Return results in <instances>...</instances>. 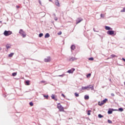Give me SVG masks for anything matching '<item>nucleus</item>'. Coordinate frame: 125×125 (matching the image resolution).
I'll return each mask as SVG.
<instances>
[{"mask_svg": "<svg viewBox=\"0 0 125 125\" xmlns=\"http://www.w3.org/2000/svg\"><path fill=\"white\" fill-rule=\"evenodd\" d=\"M57 108L58 109H59L60 112H64V107L62 106V105L60 103L58 104Z\"/></svg>", "mask_w": 125, "mask_h": 125, "instance_id": "1", "label": "nucleus"}, {"mask_svg": "<svg viewBox=\"0 0 125 125\" xmlns=\"http://www.w3.org/2000/svg\"><path fill=\"white\" fill-rule=\"evenodd\" d=\"M4 35L5 36V37H8V36H10L12 34V32L10 31H6L5 30L4 32Z\"/></svg>", "mask_w": 125, "mask_h": 125, "instance_id": "2", "label": "nucleus"}, {"mask_svg": "<svg viewBox=\"0 0 125 125\" xmlns=\"http://www.w3.org/2000/svg\"><path fill=\"white\" fill-rule=\"evenodd\" d=\"M19 33L20 34V35H21L22 37L23 38L26 37V33L22 29H21L20 30Z\"/></svg>", "mask_w": 125, "mask_h": 125, "instance_id": "3", "label": "nucleus"}, {"mask_svg": "<svg viewBox=\"0 0 125 125\" xmlns=\"http://www.w3.org/2000/svg\"><path fill=\"white\" fill-rule=\"evenodd\" d=\"M107 101H108V99H105L103 101H102L101 102H99V106H102V105H104V104H105V103H106L107 102Z\"/></svg>", "mask_w": 125, "mask_h": 125, "instance_id": "4", "label": "nucleus"}, {"mask_svg": "<svg viewBox=\"0 0 125 125\" xmlns=\"http://www.w3.org/2000/svg\"><path fill=\"white\" fill-rule=\"evenodd\" d=\"M107 35H110V36H113V35H114L115 34V31H108L107 32Z\"/></svg>", "mask_w": 125, "mask_h": 125, "instance_id": "5", "label": "nucleus"}, {"mask_svg": "<svg viewBox=\"0 0 125 125\" xmlns=\"http://www.w3.org/2000/svg\"><path fill=\"white\" fill-rule=\"evenodd\" d=\"M50 61H51V59L50 58V57H48L44 59L45 62H50Z\"/></svg>", "mask_w": 125, "mask_h": 125, "instance_id": "6", "label": "nucleus"}, {"mask_svg": "<svg viewBox=\"0 0 125 125\" xmlns=\"http://www.w3.org/2000/svg\"><path fill=\"white\" fill-rule=\"evenodd\" d=\"M75 70V68H71V69L67 71V73H68L69 74H73Z\"/></svg>", "mask_w": 125, "mask_h": 125, "instance_id": "7", "label": "nucleus"}, {"mask_svg": "<svg viewBox=\"0 0 125 125\" xmlns=\"http://www.w3.org/2000/svg\"><path fill=\"white\" fill-rule=\"evenodd\" d=\"M55 3L56 5H57V6H58L59 7H60V3L59 2V0H55Z\"/></svg>", "mask_w": 125, "mask_h": 125, "instance_id": "8", "label": "nucleus"}, {"mask_svg": "<svg viewBox=\"0 0 125 125\" xmlns=\"http://www.w3.org/2000/svg\"><path fill=\"white\" fill-rule=\"evenodd\" d=\"M51 98L52 99H53L54 100H55V101H57V98H55V95H52L51 96Z\"/></svg>", "mask_w": 125, "mask_h": 125, "instance_id": "9", "label": "nucleus"}, {"mask_svg": "<svg viewBox=\"0 0 125 125\" xmlns=\"http://www.w3.org/2000/svg\"><path fill=\"white\" fill-rule=\"evenodd\" d=\"M82 21H83L82 19H79V20L76 21V24H79V23H81V22H82Z\"/></svg>", "mask_w": 125, "mask_h": 125, "instance_id": "10", "label": "nucleus"}, {"mask_svg": "<svg viewBox=\"0 0 125 125\" xmlns=\"http://www.w3.org/2000/svg\"><path fill=\"white\" fill-rule=\"evenodd\" d=\"M87 88H90V89H91V90H93V86L91 85H89L88 86H87Z\"/></svg>", "mask_w": 125, "mask_h": 125, "instance_id": "11", "label": "nucleus"}, {"mask_svg": "<svg viewBox=\"0 0 125 125\" xmlns=\"http://www.w3.org/2000/svg\"><path fill=\"white\" fill-rule=\"evenodd\" d=\"M75 48H76V46H75V45H71V49H72V50H75Z\"/></svg>", "mask_w": 125, "mask_h": 125, "instance_id": "12", "label": "nucleus"}, {"mask_svg": "<svg viewBox=\"0 0 125 125\" xmlns=\"http://www.w3.org/2000/svg\"><path fill=\"white\" fill-rule=\"evenodd\" d=\"M84 99L85 100H88V99H89V96H88V95H85L84 96Z\"/></svg>", "mask_w": 125, "mask_h": 125, "instance_id": "13", "label": "nucleus"}, {"mask_svg": "<svg viewBox=\"0 0 125 125\" xmlns=\"http://www.w3.org/2000/svg\"><path fill=\"white\" fill-rule=\"evenodd\" d=\"M105 30H112V28H111V27H109V26H106L105 27Z\"/></svg>", "mask_w": 125, "mask_h": 125, "instance_id": "14", "label": "nucleus"}, {"mask_svg": "<svg viewBox=\"0 0 125 125\" xmlns=\"http://www.w3.org/2000/svg\"><path fill=\"white\" fill-rule=\"evenodd\" d=\"M25 83H26V85H30V81H26Z\"/></svg>", "mask_w": 125, "mask_h": 125, "instance_id": "15", "label": "nucleus"}, {"mask_svg": "<svg viewBox=\"0 0 125 125\" xmlns=\"http://www.w3.org/2000/svg\"><path fill=\"white\" fill-rule=\"evenodd\" d=\"M50 37V35H49V34L48 33H46L45 35V38H49Z\"/></svg>", "mask_w": 125, "mask_h": 125, "instance_id": "16", "label": "nucleus"}, {"mask_svg": "<svg viewBox=\"0 0 125 125\" xmlns=\"http://www.w3.org/2000/svg\"><path fill=\"white\" fill-rule=\"evenodd\" d=\"M16 75H17V72H14V73H12L13 77H15V76H16Z\"/></svg>", "mask_w": 125, "mask_h": 125, "instance_id": "17", "label": "nucleus"}, {"mask_svg": "<svg viewBox=\"0 0 125 125\" xmlns=\"http://www.w3.org/2000/svg\"><path fill=\"white\" fill-rule=\"evenodd\" d=\"M14 54V53H12L10 54L9 55V57H12V56H13Z\"/></svg>", "mask_w": 125, "mask_h": 125, "instance_id": "18", "label": "nucleus"}, {"mask_svg": "<svg viewBox=\"0 0 125 125\" xmlns=\"http://www.w3.org/2000/svg\"><path fill=\"white\" fill-rule=\"evenodd\" d=\"M91 76V74L90 73H89L86 75L87 78H90Z\"/></svg>", "mask_w": 125, "mask_h": 125, "instance_id": "19", "label": "nucleus"}, {"mask_svg": "<svg viewBox=\"0 0 125 125\" xmlns=\"http://www.w3.org/2000/svg\"><path fill=\"white\" fill-rule=\"evenodd\" d=\"M75 96H76V97H79V96H80L78 93H75Z\"/></svg>", "mask_w": 125, "mask_h": 125, "instance_id": "20", "label": "nucleus"}, {"mask_svg": "<svg viewBox=\"0 0 125 125\" xmlns=\"http://www.w3.org/2000/svg\"><path fill=\"white\" fill-rule=\"evenodd\" d=\"M119 111H120L121 112H123V111H124V108H119Z\"/></svg>", "mask_w": 125, "mask_h": 125, "instance_id": "21", "label": "nucleus"}, {"mask_svg": "<svg viewBox=\"0 0 125 125\" xmlns=\"http://www.w3.org/2000/svg\"><path fill=\"white\" fill-rule=\"evenodd\" d=\"M111 57H112V58H115V57H117V56H116V55H114V54L111 55Z\"/></svg>", "mask_w": 125, "mask_h": 125, "instance_id": "22", "label": "nucleus"}, {"mask_svg": "<svg viewBox=\"0 0 125 125\" xmlns=\"http://www.w3.org/2000/svg\"><path fill=\"white\" fill-rule=\"evenodd\" d=\"M88 60H90V61H93V60H94V59H93V58H90L88 59Z\"/></svg>", "mask_w": 125, "mask_h": 125, "instance_id": "23", "label": "nucleus"}, {"mask_svg": "<svg viewBox=\"0 0 125 125\" xmlns=\"http://www.w3.org/2000/svg\"><path fill=\"white\" fill-rule=\"evenodd\" d=\"M43 97H45L46 99H48V95H43Z\"/></svg>", "mask_w": 125, "mask_h": 125, "instance_id": "24", "label": "nucleus"}, {"mask_svg": "<svg viewBox=\"0 0 125 125\" xmlns=\"http://www.w3.org/2000/svg\"><path fill=\"white\" fill-rule=\"evenodd\" d=\"M29 105H30V106H34V104L33 103V102H30L29 103Z\"/></svg>", "mask_w": 125, "mask_h": 125, "instance_id": "25", "label": "nucleus"}, {"mask_svg": "<svg viewBox=\"0 0 125 125\" xmlns=\"http://www.w3.org/2000/svg\"><path fill=\"white\" fill-rule=\"evenodd\" d=\"M90 112H91V111H90V110L88 111V112H87L88 116H90Z\"/></svg>", "mask_w": 125, "mask_h": 125, "instance_id": "26", "label": "nucleus"}, {"mask_svg": "<svg viewBox=\"0 0 125 125\" xmlns=\"http://www.w3.org/2000/svg\"><path fill=\"white\" fill-rule=\"evenodd\" d=\"M42 36H43V34H42V33H40L39 34V37L40 38H42Z\"/></svg>", "mask_w": 125, "mask_h": 125, "instance_id": "27", "label": "nucleus"}, {"mask_svg": "<svg viewBox=\"0 0 125 125\" xmlns=\"http://www.w3.org/2000/svg\"><path fill=\"white\" fill-rule=\"evenodd\" d=\"M87 86L86 87H82V89L84 90V89H87Z\"/></svg>", "mask_w": 125, "mask_h": 125, "instance_id": "28", "label": "nucleus"}, {"mask_svg": "<svg viewBox=\"0 0 125 125\" xmlns=\"http://www.w3.org/2000/svg\"><path fill=\"white\" fill-rule=\"evenodd\" d=\"M112 113H113V111L112 110L108 111V114H112Z\"/></svg>", "mask_w": 125, "mask_h": 125, "instance_id": "29", "label": "nucleus"}, {"mask_svg": "<svg viewBox=\"0 0 125 125\" xmlns=\"http://www.w3.org/2000/svg\"><path fill=\"white\" fill-rule=\"evenodd\" d=\"M98 117H99V118H103V116L101 114H99V115H98Z\"/></svg>", "mask_w": 125, "mask_h": 125, "instance_id": "30", "label": "nucleus"}, {"mask_svg": "<svg viewBox=\"0 0 125 125\" xmlns=\"http://www.w3.org/2000/svg\"><path fill=\"white\" fill-rule=\"evenodd\" d=\"M121 12H125V8H124L121 11Z\"/></svg>", "mask_w": 125, "mask_h": 125, "instance_id": "31", "label": "nucleus"}, {"mask_svg": "<svg viewBox=\"0 0 125 125\" xmlns=\"http://www.w3.org/2000/svg\"><path fill=\"white\" fill-rule=\"evenodd\" d=\"M108 124H112V121L110 120H108L107 121Z\"/></svg>", "mask_w": 125, "mask_h": 125, "instance_id": "32", "label": "nucleus"}, {"mask_svg": "<svg viewBox=\"0 0 125 125\" xmlns=\"http://www.w3.org/2000/svg\"><path fill=\"white\" fill-rule=\"evenodd\" d=\"M62 97H63L64 98H66V96L63 94H62Z\"/></svg>", "mask_w": 125, "mask_h": 125, "instance_id": "33", "label": "nucleus"}, {"mask_svg": "<svg viewBox=\"0 0 125 125\" xmlns=\"http://www.w3.org/2000/svg\"><path fill=\"white\" fill-rule=\"evenodd\" d=\"M41 83H45V81H42L41 82Z\"/></svg>", "mask_w": 125, "mask_h": 125, "instance_id": "34", "label": "nucleus"}, {"mask_svg": "<svg viewBox=\"0 0 125 125\" xmlns=\"http://www.w3.org/2000/svg\"><path fill=\"white\" fill-rule=\"evenodd\" d=\"M6 48L8 49V48H10V46H9V45H7L6 46Z\"/></svg>", "mask_w": 125, "mask_h": 125, "instance_id": "35", "label": "nucleus"}, {"mask_svg": "<svg viewBox=\"0 0 125 125\" xmlns=\"http://www.w3.org/2000/svg\"><path fill=\"white\" fill-rule=\"evenodd\" d=\"M62 34V32L60 31L59 33H58V35H60Z\"/></svg>", "mask_w": 125, "mask_h": 125, "instance_id": "36", "label": "nucleus"}, {"mask_svg": "<svg viewBox=\"0 0 125 125\" xmlns=\"http://www.w3.org/2000/svg\"><path fill=\"white\" fill-rule=\"evenodd\" d=\"M65 76V74H62V75H59V77H64Z\"/></svg>", "mask_w": 125, "mask_h": 125, "instance_id": "37", "label": "nucleus"}, {"mask_svg": "<svg viewBox=\"0 0 125 125\" xmlns=\"http://www.w3.org/2000/svg\"><path fill=\"white\" fill-rule=\"evenodd\" d=\"M101 17H102V18H104V15H103V14H101Z\"/></svg>", "mask_w": 125, "mask_h": 125, "instance_id": "38", "label": "nucleus"}, {"mask_svg": "<svg viewBox=\"0 0 125 125\" xmlns=\"http://www.w3.org/2000/svg\"><path fill=\"white\" fill-rule=\"evenodd\" d=\"M55 21H57V20H58V19L57 18H55Z\"/></svg>", "mask_w": 125, "mask_h": 125, "instance_id": "39", "label": "nucleus"}, {"mask_svg": "<svg viewBox=\"0 0 125 125\" xmlns=\"http://www.w3.org/2000/svg\"><path fill=\"white\" fill-rule=\"evenodd\" d=\"M17 8H20V6H16Z\"/></svg>", "mask_w": 125, "mask_h": 125, "instance_id": "40", "label": "nucleus"}, {"mask_svg": "<svg viewBox=\"0 0 125 125\" xmlns=\"http://www.w3.org/2000/svg\"><path fill=\"white\" fill-rule=\"evenodd\" d=\"M122 60L125 62V58H122Z\"/></svg>", "mask_w": 125, "mask_h": 125, "instance_id": "41", "label": "nucleus"}, {"mask_svg": "<svg viewBox=\"0 0 125 125\" xmlns=\"http://www.w3.org/2000/svg\"><path fill=\"white\" fill-rule=\"evenodd\" d=\"M112 96H115V95L114 94H111Z\"/></svg>", "mask_w": 125, "mask_h": 125, "instance_id": "42", "label": "nucleus"}, {"mask_svg": "<svg viewBox=\"0 0 125 125\" xmlns=\"http://www.w3.org/2000/svg\"><path fill=\"white\" fill-rule=\"evenodd\" d=\"M69 61H72V59H70L69 60Z\"/></svg>", "mask_w": 125, "mask_h": 125, "instance_id": "43", "label": "nucleus"}]
</instances>
